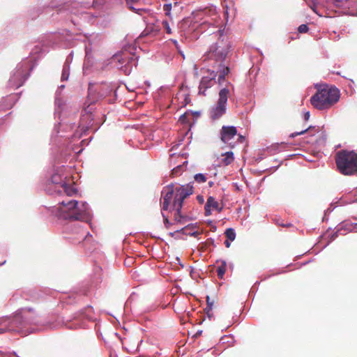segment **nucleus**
<instances>
[{
	"mask_svg": "<svg viewBox=\"0 0 357 357\" xmlns=\"http://www.w3.org/2000/svg\"><path fill=\"white\" fill-rule=\"evenodd\" d=\"M194 192L192 183L185 185H175L171 183L165 186L162 191V202H161L162 211H174V218L181 222L185 216L182 214V208L184 201Z\"/></svg>",
	"mask_w": 357,
	"mask_h": 357,
	"instance_id": "1",
	"label": "nucleus"
},
{
	"mask_svg": "<svg viewBox=\"0 0 357 357\" xmlns=\"http://www.w3.org/2000/svg\"><path fill=\"white\" fill-rule=\"evenodd\" d=\"M214 37L217 38V40L210 46L205 54V60L213 61V67L219 72L218 82L221 84L230 70L225 63L230 52L231 43L227 37L222 35L220 30L214 33Z\"/></svg>",
	"mask_w": 357,
	"mask_h": 357,
	"instance_id": "2",
	"label": "nucleus"
},
{
	"mask_svg": "<svg viewBox=\"0 0 357 357\" xmlns=\"http://www.w3.org/2000/svg\"><path fill=\"white\" fill-rule=\"evenodd\" d=\"M340 97V93L337 88L324 84L317 89L316 93L311 97L310 102L314 108L324 110L337 103Z\"/></svg>",
	"mask_w": 357,
	"mask_h": 357,
	"instance_id": "3",
	"label": "nucleus"
},
{
	"mask_svg": "<svg viewBox=\"0 0 357 357\" xmlns=\"http://www.w3.org/2000/svg\"><path fill=\"white\" fill-rule=\"evenodd\" d=\"M58 216L63 220H84L89 216L88 205L86 203L79 205L75 200L63 201L58 207Z\"/></svg>",
	"mask_w": 357,
	"mask_h": 357,
	"instance_id": "4",
	"label": "nucleus"
},
{
	"mask_svg": "<svg viewBox=\"0 0 357 357\" xmlns=\"http://www.w3.org/2000/svg\"><path fill=\"white\" fill-rule=\"evenodd\" d=\"M338 171L343 175L351 176L357 172V153L354 151L342 150L335 154Z\"/></svg>",
	"mask_w": 357,
	"mask_h": 357,
	"instance_id": "5",
	"label": "nucleus"
},
{
	"mask_svg": "<svg viewBox=\"0 0 357 357\" xmlns=\"http://www.w3.org/2000/svg\"><path fill=\"white\" fill-rule=\"evenodd\" d=\"M229 93V91L227 88H223L220 91L217 105L210 111V116L213 120L219 119L225 113Z\"/></svg>",
	"mask_w": 357,
	"mask_h": 357,
	"instance_id": "6",
	"label": "nucleus"
},
{
	"mask_svg": "<svg viewBox=\"0 0 357 357\" xmlns=\"http://www.w3.org/2000/svg\"><path fill=\"white\" fill-rule=\"evenodd\" d=\"M203 14L205 17H211V20H204L201 24L202 29H204L206 26L218 27L221 24V20L217 13L216 8L214 6H210L205 8L203 10Z\"/></svg>",
	"mask_w": 357,
	"mask_h": 357,
	"instance_id": "7",
	"label": "nucleus"
},
{
	"mask_svg": "<svg viewBox=\"0 0 357 357\" xmlns=\"http://www.w3.org/2000/svg\"><path fill=\"white\" fill-rule=\"evenodd\" d=\"M237 136V129L231 126H223L220 130V139L231 149L236 146L234 138Z\"/></svg>",
	"mask_w": 357,
	"mask_h": 357,
	"instance_id": "8",
	"label": "nucleus"
},
{
	"mask_svg": "<svg viewBox=\"0 0 357 357\" xmlns=\"http://www.w3.org/2000/svg\"><path fill=\"white\" fill-rule=\"evenodd\" d=\"M219 73L218 70L215 72L213 70L210 73L208 76H204L202 78L200 84L199 86V93L205 96V91L207 89L211 87L215 82V79L217 74Z\"/></svg>",
	"mask_w": 357,
	"mask_h": 357,
	"instance_id": "9",
	"label": "nucleus"
},
{
	"mask_svg": "<svg viewBox=\"0 0 357 357\" xmlns=\"http://www.w3.org/2000/svg\"><path fill=\"white\" fill-rule=\"evenodd\" d=\"M217 210L218 212H220L222 209V206H220V204L213 197H209L207 199L204 209H205V215L206 216L210 215L211 214V209Z\"/></svg>",
	"mask_w": 357,
	"mask_h": 357,
	"instance_id": "10",
	"label": "nucleus"
},
{
	"mask_svg": "<svg viewBox=\"0 0 357 357\" xmlns=\"http://www.w3.org/2000/svg\"><path fill=\"white\" fill-rule=\"evenodd\" d=\"M224 158L222 160V162L225 165H230L234 160V153L231 151H228L222 155Z\"/></svg>",
	"mask_w": 357,
	"mask_h": 357,
	"instance_id": "11",
	"label": "nucleus"
},
{
	"mask_svg": "<svg viewBox=\"0 0 357 357\" xmlns=\"http://www.w3.org/2000/svg\"><path fill=\"white\" fill-rule=\"evenodd\" d=\"M227 263L225 261H221V264L217 268V275L220 279H222L226 272Z\"/></svg>",
	"mask_w": 357,
	"mask_h": 357,
	"instance_id": "12",
	"label": "nucleus"
},
{
	"mask_svg": "<svg viewBox=\"0 0 357 357\" xmlns=\"http://www.w3.org/2000/svg\"><path fill=\"white\" fill-rule=\"evenodd\" d=\"M59 188L62 189H59L58 190L59 193H61V191L63 190L65 193H66L67 195L71 196L75 192L74 190L70 187H69L66 183H61Z\"/></svg>",
	"mask_w": 357,
	"mask_h": 357,
	"instance_id": "13",
	"label": "nucleus"
},
{
	"mask_svg": "<svg viewBox=\"0 0 357 357\" xmlns=\"http://www.w3.org/2000/svg\"><path fill=\"white\" fill-rule=\"evenodd\" d=\"M206 303H207V306L204 309V310H205L206 313L207 314L208 317L209 318H211L212 316V314L211 313V312L212 310V306L213 305V302L211 301L210 297L208 296H207V297H206Z\"/></svg>",
	"mask_w": 357,
	"mask_h": 357,
	"instance_id": "14",
	"label": "nucleus"
},
{
	"mask_svg": "<svg viewBox=\"0 0 357 357\" xmlns=\"http://www.w3.org/2000/svg\"><path fill=\"white\" fill-rule=\"evenodd\" d=\"M225 234L227 238L231 241H234L236 238L235 231L231 228L227 229L225 232Z\"/></svg>",
	"mask_w": 357,
	"mask_h": 357,
	"instance_id": "15",
	"label": "nucleus"
},
{
	"mask_svg": "<svg viewBox=\"0 0 357 357\" xmlns=\"http://www.w3.org/2000/svg\"><path fill=\"white\" fill-rule=\"evenodd\" d=\"M142 283H139L137 285L135 284V296H137L138 299L143 298H144V291H142V289L141 288V285Z\"/></svg>",
	"mask_w": 357,
	"mask_h": 357,
	"instance_id": "16",
	"label": "nucleus"
},
{
	"mask_svg": "<svg viewBox=\"0 0 357 357\" xmlns=\"http://www.w3.org/2000/svg\"><path fill=\"white\" fill-rule=\"evenodd\" d=\"M195 181L197 183H205L206 181V177L203 174H197L194 176Z\"/></svg>",
	"mask_w": 357,
	"mask_h": 357,
	"instance_id": "17",
	"label": "nucleus"
},
{
	"mask_svg": "<svg viewBox=\"0 0 357 357\" xmlns=\"http://www.w3.org/2000/svg\"><path fill=\"white\" fill-rule=\"evenodd\" d=\"M70 75L69 67L68 66H65L63 68V72L61 75V80L65 81L67 80Z\"/></svg>",
	"mask_w": 357,
	"mask_h": 357,
	"instance_id": "18",
	"label": "nucleus"
},
{
	"mask_svg": "<svg viewBox=\"0 0 357 357\" xmlns=\"http://www.w3.org/2000/svg\"><path fill=\"white\" fill-rule=\"evenodd\" d=\"M59 178V176L57 175V174H55L54 176H52V188L53 187H55L56 188H59L60 185L62 183H59L58 181V179Z\"/></svg>",
	"mask_w": 357,
	"mask_h": 357,
	"instance_id": "19",
	"label": "nucleus"
},
{
	"mask_svg": "<svg viewBox=\"0 0 357 357\" xmlns=\"http://www.w3.org/2000/svg\"><path fill=\"white\" fill-rule=\"evenodd\" d=\"M183 171V165H178L177 167H174L172 171V174L174 176H176L181 174V172Z\"/></svg>",
	"mask_w": 357,
	"mask_h": 357,
	"instance_id": "20",
	"label": "nucleus"
},
{
	"mask_svg": "<svg viewBox=\"0 0 357 357\" xmlns=\"http://www.w3.org/2000/svg\"><path fill=\"white\" fill-rule=\"evenodd\" d=\"M308 26L307 24H301L298 26V31L299 33H307L308 31Z\"/></svg>",
	"mask_w": 357,
	"mask_h": 357,
	"instance_id": "21",
	"label": "nucleus"
},
{
	"mask_svg": "<svg viewBox=\"0 0 357 357\" xmlns=\"http://www.w3.org/2000/svg\"><path fill=\"white\" fill-rule=\"evenodd\" d=\"M310 129V127L308 128H306L305 130H301L300 132H296L291 133L289 137H291V138H294V137H295L296 136H298V135H303V134L305 133Z\"/></svg>",
	"mask_w": 357,
	"mask_h": 357,
	"instance_id": "22",
	"label": "nucleus"
},
{
	"mask_svg": "<svg viewBox=\"0 0 357 357\" xmlns=\"http://www.w3.org/2000/svg\"><path fill=\"white\" fill-rule=\"evenodd\" d=\"M162 26L167 33H169V34L172 33V31L169 27V23L167 21L162 22Z\"/></svg>",
	"mask_w": 357,
	"mask_h": 357,
	"instance_id": "23",
	"label": "nucleus"
},
{
	"mask_svg": "<svg viewBox=\"0 0 357 357\" xmlns=\"http://www.w3.org/2000/svg\"><path fill=\"white\" fill-rule=\"evenodd\" d=\"M132 264H134V261L132 257H128L125 259L124 264L126 266H131Z\"/></svg>",
	"mask_w": 357,
	"mask_h": 357,
	"instance_id": "24",
	"label": "nucleus"
},
{
	"mask_svg": "<svg viewBox=\"0 0 357 357\" xmlns=\"http://www.w3.org/2000/svg\"><path fill=\"white\" fill-rule=\"evenodd\" d=\"M171 9H172L171 3L165 4L163 6V10H164V11L166 12V14H168L170 12Z\"/></svg>",
	"mask_w": 357,
	"mask_h": 357,
	"instance_id": "25",
	"label": "nucleus"
},
{
	"mask_svg": "<svg viewBox=\"0 0 357 357\" xmlns=\"http://www.w3.org/2000/svg\"><path fill=\"white\" fill-rule=\"evenodd\" d=\"M126 3L131 10H134V0H126Z\"/></svg>",
	"mask_w": 357,
	"mask_h": 357,
	"instance_id": "26",
	"label": "nucleus"
},
{
	"mask_svg": "<svg viewBox=\"0 0 357 357\" xmlns=\"http://www.w3.org/2000/svg\"><path fill=\"white\" fill-rule=\"evenodd\" d=\"M85 236H86V232L84 231H82V234H79V237L77 238V240L79 242L81 240H84L85 238Z\"/></svg>",
	"mask_w": 357,
	"mask_h": 357,
	"instance_id": "27",
	"label": "nucleus"
},
{
	"mask_svg": "<svg viewBox=\"0 0 357 357\" xmlns=\"http://www.w3.org/2000/svg\"><path fill=\"white\" fill-rule=\"evenodd\" d=\"M238 142L240 143H243L245 141V137L241 135H237Z\"/></svg>",
	"mask_w": 357,
	"mask_h": 357,
	"instance_id": "28",
	"label": "nucleus"
},
{
	"mask_svg": "<svg viewBox=\"0 0 357 357\" xmlns=\"http://www.w3.org/2000/svg\"><path fill=\"white\" fill-rule=\"evenodd\" d=\"M310 2L312 3V5L310 6V8L314 11L316 12L315 10V7H316V2H315V0H310Z\"/></svg>",
	"mask_w": 357,
	"mask_h": 357,
	"instance_id": "29",
	"label": "nucleus"
},
{
	"mask_svg": "<svg viewBox=\"0 0 357 357\" xmlns=\"http://www.w3.org/2000/svg\"><path fill=\"white\" fill-rule=\"evenodd\" d=\"M197 199L198 200V202H199L200 204H202V203H204V197H203V196H201V195H198V196L197 197Z\"/></svg>",
	"mask_w": 357,
	"mask_h": 357,
	"instance_id": "30",
	"label": "nucleus"
},
{
	"mask_svg": "<svg viewBox=\"0 0 357 357\" xmlns=\"http://www.w3.org/2000/svg\"><path fill=\"white\" fill-rule=\"evenodd\" d=\"M224 16H225V17L226 19H227L228 17H229V12H228V7L227 6H226V8H225V10L224 12Z\"/></svg>",
	"mask_w": 357,
	"mask_h": 357,
	"instance_id": "31",
	"label": "nucleus"
},
{
	"mask_svg": "<svg viewBox=\"0 0 357 357\" xmlns=\"http://www.w3.org/2000/svg\"><path fill=\"white\" fill-rule=\"evenodd\" d=\"M139 278H140V275L135 273V282L137 281L138 282H140L142 281V280Z\"/></svg>",
	"mask_w": 357,
	"mask_h": 357,
	"instance_id": "32",
	"label": "nucleus"
},
{
	"mask_svg": "<svg viewBox=\"0 0 357 357\" xmlns=\"http://www.w3.org/2000/svg\"><path fill=\"white\" fill-rule=\"evenodd\" d=\"M310 118V112H307L304 115V119L305 121H307Z\"/></svg>",
	"mask_w": 357,
	"mask_h": 357,
	"instance_id": "33",
	"label": "nucleus"
},
{
	"mask_svg": "<svg viewBox=\"0 0 357 357\" xmlns=\"http://www.w3.org/2000/svg\"><path fill=\"white\" fill-rule=\"evenodd\" d=\"M225 246H226L227 248H229V247H230V245H231V243H230V242H229V240H228V239H227V240H226V241H225Z\"/></svg>",
	"mask_w": 357,
	"mask_h": 357,
	"instance_id": "34",
	"label": "nucleus"
},
{
	"mask_svg": "<svg viewBox=\"0 0 357 357\" xmlns=\"http://www.w3.org/2000/svg\"><path fill=\"white\" fill-rule=\"evenodd\" d=\"M351 230L354 231V232H357V222L354 224Z\"/></svg>",
	"mask_w": 357,
	"mask_h": 357,
	"instance_id": "35",
	"label": "nucleus"
},
{
	"mask_svg": "<svg viewBox=\"0 0 357 357\" xmlns=\"http://www.w3.org/2000/svg\"><path fill=\"white\" fill-rule=\"evenodd\" d=\"M199 234V233L198 231H194L193 233H192L191 236L197 237Z\"/></svg>",
	"mask_w": 357,
	"mask_h": 357,
	"instance_id": "36",
	"label": "nucleus"
},
{
	"mask_svg": "<svg viewBox=\"0 0 357 357\" xmlns=\"http://www.w3.org/2000/svg\"><path fill=\"white\" fill-rule=\"evenodd\" d=\"M185 118H186V116H185V114H183V115L180 117V120H181V121H184V120L185 119Z\"/></svg>",
	"mask_w": 357,
	"mask_h": 357,
	"instance_id": "37",
	"label": "nucleus"
},
{
	"mask_svg": "<svg viewBox=\"0 0 357 357\" xmlns=\"http://www.w3.org/2000/svg\"><path fill=\"white\" fill-rule=\"evenodd\" d=\"M125 104H126V107H130V105H132V102L128 101V102H126Z\"/></svg>",
	"mask_w": 357,
	"mask_h": 357,
	"instance_id": "38",
	"label": "nucleus"
},
{
	"mask_svg": "<svg viewBox=\"0 0 357 357\" xmlns=\"http://www.w3.org/2000/svg\"><path fill=\"white\" fill-rule=\"evenodd\" d=\"M164 217V222L165 224H169V220L167 219V218L165 217V215H163Z\"/></svg>",
	"mask_w": 357,
	"mask_h": 357,
	"instance_id": "39",
	"label": "nucleus"
},
{
	"mask_svg": "<svg viewBox=\"0 0 357 357\" xmlns=\"http://www.w3.org/2000/svg\"><path fill=\"white\" fill-rule=\"evenodd\" d=\"M142 10H143L142 9H137V8L135 9V13H139V14H140L139 12H141Z\"/></svg>",
	"mask_w": 357,
	"mask_h": 357,
	"instance_id": "40",
	"label": "nucleus"
},
{
	"mask_svg": "<svg viewBox=\"0 0 357 357\" xmlns=\"http://www.w3.org/2000/svg\"><path fill=\"white\" fill-rule=\"evenodd\" d=\"M142 105H143L142 102H135V106L136 105L142 106Z\"/></svg>",
	"mask_w": 357,
	"mask_h": 357,
	"instance_id": "41",
	"label": "nucleus"
},
{
	"mask_svg": "<svg viewBox=\"0 0 357 357\" xmlns=\"http://www.w3.org/2000/svg\"><path fill=\"white\" fill-rule=\"evenodd\" d=\"M208 184H209L210 186H212L213 184V182L211 181V182L208 183Z\"/></svg>",
	"mask_w": 357,
	"mask_h": 357,
	"instance_id": "42",
	"label": "nucleus"
},
{
	"mask_svg": "<svg viewBox=\"0 0 357 357\" xmlns=\"http://www.w3.org/2000/svg\"><path fill=\"white\" fill-rule=\"evenodd\" d=\"M204 20H211V17H205Z\"/></svg>",
	"mask_w": 357,
	"mask_h": 357,
	"instance_id": "43",
	"label": "nucleus"
},
{
	"mask_svg": "<svg viewBox=\"0 0 357 357\" xmlns=\"http://www.w3.org/2000/svg\"><path fill=\"white\" fill-rule=\"evenodd\" d=\"M3 332H4V330H3V329H1V330H0V333H3Z\"/></svg>",
	"mask_w": 357,
	"mask_h": 357,
	"instance_id": "44",
	"label": "nucleus"
},
{
	"mask_svg": "<svg viewBox=\"0 0 357 357\" xmlns=\"http://www.w3.org/2000/svg\"><path fill=\"white\" fill-rule=\"evenodd\" d=\"M335 2H340L341 0H335Z\"/></svg>",
	"mask_w": 357,
	"mask_h": 357,
	"instance_id": "45",
	"label": "nucleus"
}]
</instances>
